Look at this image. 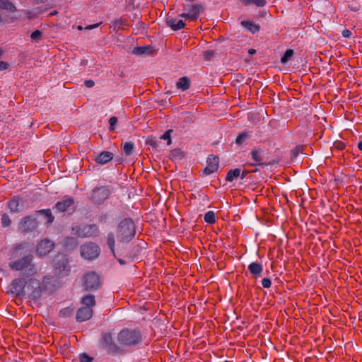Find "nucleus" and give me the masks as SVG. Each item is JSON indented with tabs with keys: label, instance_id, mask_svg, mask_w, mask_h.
Returning a JSON list of instances; mask_svg holds the SVG:
<instances>
[{
	"label": "nucleus",
	"instance_id": "obj_30",
	"mask_svg": "<svg viewBox=\"0 0 362 362\" xmlns=\"http://www.w3.org/2000/svg\"><path fill=\"white\" fill-rule=\"evenodd\" d=\"M107 245L110 247L111 252H112L113 255H115V235L113 233H109L107 234Z\"/></svg>",
	"mask_w": 362,
	"mask_h": 362
},
{
	"label": "nucleus",
	"instance_id": "obj_59",
	"mask_svg": "<svg viewBox=\"0 0 362 362\" xmlns=\"http://www.w3.org/2000/svg\"><path fill=\"white\" fill-rule=\"evenodd\" d=\"M340 149H342L343 147H344V144H339V146H337Z\"/></svg>",
	"mask_w": 362,
	"mask_h": 362
},
{
	"label": "nucleus",
	"instance_id": "obj_40",
	"mask_svg": "<svg viewBox=\"0 0 362 362\" xmlns=\"http://www.w3.org/2000/svg\"><path fill=\"white\" fill-rule=\"evenodd\" d=\"M249 136H250L249 134L246 132L241 133L237 136V138L235 139V143L238 145H241L243 142H245L249 138Z\"/></svg>",
	"mask_w": 362,
	"mask_h": 362
},
{
	"label": "nucleus",
	"instance_id": "obj_8",
	"mask_svg": "<svg viewBox=\"0 0 362 362\" xmlns=\"http://www.w3.org/2000/svg\"><path fill=\"white\" fill-rule=\"evenodd\" d=\"M111 194L108 186H100L95 187L92 190L90 199L95 204H101L107 199Z\"/></svg>",
	"mask_w": 362,
	"mask_h": 362
},
{
	"label": "nucleus",
	"instance_id": "obj_34",
	"mask_svg": "<svg viewBox=\"0 0 362 362\" xmlns=\"http://www.w3.org/2000/svg\"><path fill=\"white\" fill-rule=\"evenodd\" d=\"M134 145L132 142H126L123 145L122 150L127 156H129L132 153Z\"/></svg>",
	"mask_w": 362,
	"mask_h": 362
},
{
	"label": "nucleus",
	"instance_id": "obj_7",
	"mask_svg": "<svg viewBox=\"0 0 362 362\" xmlns=\"http://www.w3.org/2000/svg\"><path fill=\"white\" fill-rule=\"evenodd\" d=\"M100 278L95 272H90L84 275L83 286L85 290H96L100 287Z\"/></svg>",
	"mask_w": 362,
	"mask_h": 362
},
{
	"label": "nucleus",
	"instance_id": "obj_5",
	"mask_svg": "<svg viewBox=\"0 0 362 362\" xmlns=\"http://www.w3.org/2000/svg\"><path fill=\"white\" fill-rule=\"evenodd\" d=\"M54 272L59 276H64L69 274L70 267L67 257L63 254H58L52 261Z\"/></svg>",
	"mask_w": 362,
	"mask_h": 362
},
{
	"label": "nucleus",
	"instance_id": "obj_48",
	"mask_svg": "<svg viewBox=\"0 0 362 362\" xmlns=\"http://www.w3.org/2000/svg\"><path fill=\"white\" fill-rule=\"evenodd\" d=\"M214 53L211 50H207L204 52V57L206 60H209L213 56Z\"/></svg>",
	"mask_w": 362,
	"mask_h": 362
},
{
	"label": "nucleus",
	"instance_id": "obj_37",
	"mask_svg": "<svg viewBox=\"0 0 362 362\" xmlns=\"http://www.w3.org/2000/svg\"><path fill=\"white\" fill-rule=\"evenodd\" d=\"M294 52L291 49H288L286 51L284 54L281 58V62L282 64H286L291 59V57L293 55Z\"/></svg>",
	"mask_w": 362,
	"mask_h": 362
},
{
	"label": "nucleus",
	"instance_id": "obj_15",
	"mask_svg": "<svg viewBox=\"0 0 362 362\" xmlns=\"http://www.w3.org/2000/svg\"><path fill=\"white\" fill-rule=\"evenodd\" d=\"M93 315V310L88 306L79 308L76 313V319L78 322H83L89 320Z\"/></svg>",
	"mask_w": 362,
	"mask_h": 362
},
{
	"label": "nucleus",
	"instance_id": "obj_36",
	"mask_svg": "<svg viewBox=\"0 0 362 362\" xmlns=\"http://www.w3.org/2000/svg\"><path fill=\"white\" fill-rule=\"evenodd\" d=\"M202 7L199 4H194L191 6V8L189 11V14H194L196 16V20L198 18L199 16L200 11L202 10Z\"/></svg>",
	"mask_w": 362,
	"mask_h": 362
},
{
	"label": "nucleus",
	"instance_id": "obj_2",
	"mask_svg": "<svg viewBox=\"0 0 362 362\" xmlns=\"http://www.w3.org/2000/svg\"><path fill=\"white\" fill-rule=\"evenodd\" d=\"M135 233V225L131 218H124L117 226V238L119 243H129L133 239Z\"/></svg>",
	"mask_w": 362,
	"mask_h": 362
},
{
	"label": "nucleus",
	"instance_id": "obj_52",
	"mask_svg": "<svg viewBox=\"0 0 362 362\" xmlns=\"http://www.w3.org/2000/svg\"><path fill=\"white\" fill-rule=\"evenodd\" d=\"M102 23H96V24H93V25H88L87 27H86V29L87 30H91V29H93V28H98Z\"/></svg>",
	"mask_w": 362,
	"mask_h": 362
},
{
	"label": "nucleus",
	"instance_id": "obj_26",
	"mask_svg": "<svg viewBox=\"0 0 362 362\" xmlns=\"http://www.w3.org/2000/svg\"><path fill=\"white\" fill-rule=\"evenodd\" d=\"M240 1L245 6L255 5L257 7H264L267 4L266 0H240Z\"/></svg>",
	"mask_w": 362,
	"mask_h": 362
},
{
	"label": "nucleus",
	"instance_id": "obj_4",
	"mask_svg": "<svg viewBox=\"0 0 362 362\" xmlns=\"http://www.w3.org/2000/svg\"><path fill=\"white\" fill-rule=\"evenodd\" d=\"M39 226L36 215H28L20 219L18 230L23 234H30L37 230Z\"/></svg>",
	"mask_w": 362,
	"mask_h": 362
},
{
	"label": "nucleus",
	"instance_id": "obj_58",
	"mask_svg": "<svg viewBox=\"0 0 362 362\" xmlns=\"http://www.w3.org/2000/svg\"><path fill=\"white\" fill-rule=\"evenodd\" d=\"M247 173V172H243L242 175H241V179L243 180L246 175V174Z\"/></svg>",
	"mask_w": 362,
	"mask_h": 362
},
{
	"label": "nucleus",
	"instance_id": "obj_25",
	"mask_svg": "<svg viewBox=\"0 0 362 362\" xmlns=\"http://www.w3.org/2000/svg\"><path fill=\"white\" fill-rule=\"evenodd\" d=\"M241 25L252 33L258 32L260 28L259 25L247 21H241Z\"/></svg>",
	"mask_w": 362,
	"mask_h": 362
},
{
	"label": "nucleus",
	"instance_id": "obj_46",
	"mask_svg": "<svg viewBox=\"0 0 362 362\" xmlns=\"http://www.w3.org/2000/svg\"><path fill=\"white\" fill-rule=\"evenodd\" d=\"M117 122V117H112L109 119V124H110V129L114 130L115 129V125Z\"/></svg>",
	"mask_w": 362,
	"mask_h": 362
},
{
	"label": "nucleus",
	"instance_id": "obj_24",
	"mask_svg": "<svg viewBox=\"0 0 362 362\" xmlns=\"http://www.w3.org/2000/svg\"><path fill=\"white\" fill-rule=\"evenodd\" d=\"M36 214L42 215L44 217V218L46 221V223L47 224L52 223L54 221V218L53 215L52 214L50 209L39 210L36 212Z\"/></svg>",
	"mask_w": 362,
	"mask_h": 362
},
{
	"label": "nucleus",
	"instance_id": "obj_50",
	"mask_svg": "<svg viewBox=\"0 0 362 362\" xmlns=\"http://www.w3.org/2000/svg\"><path fill=\"white\" fill-rule=\"evenodd\" d=\"M341 34H342V36H343L344 37L347 38V37H349L351 36V32L349 30L345 29V30H344L342 31V33H341Z\"/></svg>",
	"mask_w": 362,
	"mask_h": 362
},
{
	"label": "nucleus",
	"instance_id": "obj_42",
	"mask_svg": "<svg viewBox=\"0 0 362 362\" xmlns=\"http://www.w3.org/2000/svg\"><path fill=\"white\" fill-rule=\"evenodd\" d=\"M41 11L39 8H36L32 11H27L25 13L26 17L29 19H33L37 17L40 13H41Z\"/></svg>",
	"mask_w": 362,
	"mask_h": 362
},
{
	"label": "nucleus",
	"instance_id": "obj_32",
	"mask_svg": "<svg viewBox=\"0 0 362 362\" xmlns=\"http://www.w3.org/2000/svg\"><path fill=\"white\" fill-rule=\"evenodd\" d=\"M1 223L3 228H8L11 225L12 220L7 214L4 213L1 215Z\"/></svg>",
	"mask_w": 362,
	"mask_h": 362
},
{
	"label": "nucleus",
	"instance_id": "obj_63",
	"mask_svg": "<svg viewBox=\"0 0 362 362\" xmlns=\"http://www.w3.org/2000/svg\"><path fill=\"white\" fill-rule=\"evenodd\" d=\"M1 21V18L0 17V22Z\"/></svg>",
	"mask_w": 362,
	"mask_h": 362
},
{
	"label": "nucleus",
	"instance_id": "obj_39",
	"mask_svg": "<svg viewBox=\"0 0 362 362\" xmlns=\"http://www.w3.org/2000/svg\"><path fill=\"white\" fill-rule=\"evenodd\" d=\"M74 309L71 307H66L64 309H62L59 311V316L62 317H67L72 315Z\"/></svg>",
	"mask_w": 362,
	"mask_h": 362
},
{
	"label": "nucleus",
	"instance_id": "obj_55",
	"mask_svg": "<svg viewBox=\"0 0 362 362\" xmlns=\"http://www.w3.org/2000/svg\"><path fill=\"white\" fill-rule=\"evenodd\" d=\"M292 153L294 155V156H296L298 153V150L297 148H295L292 151Z\"/></svg>",
	"mask_w": 362,
	"mask_h": 362
},
{
	"label": "nucleus",
	"instance_id": "obj_41",
	"mask_svg": "<svg viewBox=\"0 0 362 362\" xmlns=\"http://www.w3.org/2000/svg\"><path fill=\"white\" fill-rule=\"evenodd\" d=\"M172 132H173V129H168L160 136V139L167 141V144L168 146L170 145L172 143L171 137H170Z\"/></svg>",
	"mask_w": 362,
	"mask_h": 362
},
{
	"label": "nucleus",
	"instance_id": "obj_19",
	"mask_svg": "<svg viewBox=\"0 0 362 362\" xmlns=\"http://www.w3.org/2000/svg\"><path fill=\"white\" fill-rule=\"evenodd\" d=\"M153 47L148 45L143 47H136L133 49L132 53L136 55H148L153 52Z\"/></svg>",
	"mask_w": 362,
	"mask_h": 362
},
{
	"label": "nucleus",
	"instance_id": "obj_21",
	"mask_svg": "<svg viewBox=\"0 0 362 362\" xmlns=\"http://www.w3.org/2000/svg\"><path fill=\"white\" fill-rule=\"evenodd\" d=\"M248 270L254 276H259L263 271L262 265L257 262H252L248 266Z\"/></svg>",
	"mask_w": 362,
	"mask_h": 362
},
{
	"label": "nucleus",
	"instance_id": "obj_60",
	"mask_svg": "<svg viewBox=\"0 0 362 362\" xmlns=\"http://www.w3.org/2000/svg\"><path fill=\"white\" fill-rule=\"evenodd\" d=\"M77 28H78V30H82V29H83V27H82L81 25H78V26L77 27Z\"/></svg>",
	"mask_w": 362,
	"mask_h": 362
},
{
	"label": "nucleus",
	"instance_id": "obj_61",
	"mask_svg": "<svg viewBox=\"0 0 362 362\" xmlns=\"http://www.w3.org/2000/svg\"><path fill=\"white\" fill-rule=\"evenodd\" d=\"M3 54V50L1 49H0V57L2 56Z\"/></svg>",
	"mask_w": 362,
	"mask_h": 362
},
{
	"label": "nucleus",
	"instance_id": "obj_11",
	"mask_svg": "<svg viewBox=\"0 0 362 362\" xmlns=\"http://www.w3.org/2000/svg\"><path fill=\"white\" fill-rule=\"evenodd\" d=\"M74 233L82 238L96 237L99 235V228L95 224H90L81 228H77Z\"/></svg>",
	"mask_w": 362,
	"mask_h": 362
},
{
	"label": "nucleus",
	"instance_id": "obj_20",
	"mask_svg": "<svg viewBox=\"0 0 362 362\" xmlns=\"http://www.w3.org/2000/svg\"><path fill=\"white\" fill-rule=\"evenodd\" d=\"M78 245L76 238L68 237L64 240L63 246L69 250L75 249Z\"/></svg>",
	"mask_w": 362,
	"mask_h": 362
},
{
	"label": "nucleus",
	"instance_id": "obj_13",
	"mask_svg": "<svg viewBox=\"0 0 362 362\" xmlns=\"http://www.w3.org/2000/svg\"><path fill=\"white\" fill-rule=\"evenodd\" d=\"M206 163L207 165L204 169L203 173L205 175H210L218 169L219 158L218 156L210 155L207 158Z\"/></svg>",
	"mask_w": 362,
	"mask_h": 362
},
{
	"label": "nucleus",
	"instance_id": "obj_17",
	"mask_svg": "<svg viewBox=\"0 0 362 362\" xmlns=\"http://www.w3.org/2000/svg\"><path fill=\"white\" fill-rule=\"evenodd\" d=\"M166 23L173 30H179L185 26V23L182 20H177L170 17L167 18Z\"/></svg>",
	"mask_w": 362,
	"mask_h": 362
},
{
	"label": "nucleus",
	"instance_id": "obj_23",
	"mask_svg": "<svg viewBox=\"0 0 362 362\" xmlns=\"http://www.w3.org/2000/svg\"><path fill=\"white\" fill-rule=\"evenodd\" d=\"M189 86L190 81L186 76L181 77L176 83V87L183 91L187 90L189 88Z\"/></svg>",
	"mask_w": 362,
	"mask_h": 362
},
{
	"label": "nucleus",
	"instance_id": "obj_47",
	"mask_svg": "<svg viewBox=\"0 0 362 362\" xmlns=\"http://www.w3.org/2000/svg\"><path fill=\"white\" fill-rule=\"evenodd\" d=\"M271 280L269 278H264L262 280V285L264 288H268L271 286Z\"/></svg>",
	"mask_w": 362,
	"mask_h": 362
},
{
	"label": "nucleus",
	"instance_id": "obj_14",
	"mask_svg": "<svg viewBox=\"0 0 362 362\" xmlns=\"http://www.w3.org/2000/svg\"><path fill=\"white\" fill-rule=\"evenodd\" d=\"M25 286V281L23 279H14L10 285V291L16 296L23 294Z\"/></svg>",
	"mask_w": 362,
	"mask_h": 362
},
{
	"label": "nucleus",
	"instance_id": "obj_49",
	"mask_svg": "<svg viewBox=\"0 0 362 362\" xmlns=\"http://www.w3.org/2000/svg\"><path fill=\"white\" fill-rule=\"evenodd\" d=\"M8 66V63L3 62V61H0V71L7 69Z\"/></svg>",
	"mask_w": 362,
	"mask_h": 362
},
{
	"label": "nucleus",
	"instance_id": "obj_29",
	"mask_svg": "<svg viewBox=\"0 0 362 362\" xmlns=\"http://www.w3.org/2000/svg\"><path fill=\"white\" fill-rule=\"evenodd\" d=\"M82 303L85 306L92 308L95 305V296L93 295H87L82 298Z\"/></svg>",
	"mask_w": 362,
	"mask_h": 362
},
{
	"label": "nucleus",
	"instance_id": "obj_33",
	"mask_svg": "<svg viewBox=\"0 0 362 362\" xmlns=\"http://www.w3.org/2000/svg\"><path fill=\"white\" fill-rule=\"evenodd\" d=\"M0 8L8 10L10 11H16V7L14 5L9 1H3L1 0Z\"/></svg>",
	"mask_w": 362,
	"mask_h": 362
},
{
	"label": "nucleus",
	"instance_id": "obj_27",
	"mask_svg": "<svg viewBox=\"0 0 362 362\" xmlns=\"http://www.w3.org/2000/svg\"><path fill=\"white\" fill-rule=\"evenodd\" d=\"M32 286L35 288V290L31 293V296L33 299H37L40 298L41 295V288L40 283L37 281L31 280L30 283Z\"/></svg>",
	"mask_w": 362,
	"mask_h": 362
},
{
	"label": "nucleus",
	"instance_id": "obj_45",
	"mask_svg": "<svg viewBox=\"0 0 362 362\" xmlns=\"http://www.w3.org/2000/svg\"><path fill=\"white\" fill-rule=\"evenodd\" d=\"M180 16L181 18H187V19H189L192 21H194L196 20V16L194 14H189V13L187 12H185V13H182L181 14H180Z\"/></svg>",
	"mask_w": 362,
	"mask_h": 362
},
{
	"label": "nucleus",
	"instance_id": "obj_57",
	"mask_svg": "<svg viewBox=\"0 0 362 362\" xmlns=\"http://www.w3.org/2000/svg\"><path fill=\"white\" fill-rule=\"evenodd\" d=\"M249 52V54H253L256 53V50H255V49H249V52Z\"/></svg>",
	"mask_w": 362,
	"mask_h": 362
},
{
	"label": "nucleus",
	"instance_id": "obj_43",
	"mask_svg": "<svg viewBox=\"0 0 362 362\" xmlns=\"http://www.w3.org/2000/svg\"><path fill=\"white\" fill-rule=\"evenodd\" d=\"M30 37L35 42H39L42 38V33L41 31L37 30L32 33Z\"/></svg>",
	"mask_w": 362,
	"mask_h": 362
},
{
	"label": "nucleus",
	"instance_id": "obj_22",
	"mask_svg": "<svg viewBox=\"0 0 362 362\" xmlns=\"http://www.w3.org/2000/svg\"><path fill=\"white\" fill-rule=\"evenodd\" d=\"M8 209L11 213H17L20 211L19 199L13 197L8 202Z\"/></svg>",
	"mask_w": 362,
	"mask_h": 362
},
{
	"label": "nucleus",
	"instance_id": "obj_54",
	"mask_svg": "<svg viewBox=\"0 0 362 362\" xmlns=\"http://www.w3.org/2000/svg\"><path fill=\"white\" fill-rule=\"evenodd\" d=\"M190 8L191 6L189 5L184 6L183 10L185 11V12H189Z\"/></svg>",
	"mask_w": 362,
	"mask_h": 362
},
{
	"label": "nucleus",
	"instance_id": "obj_12",
	"mask_svg": "<svg viewBox=\"0 0 362 362\" xmlns=\"http://www.w3.org/2000/svg\"><path fill=\"white\" fill-rule=\"evenodd\" d=\"M54 247V243L48 239L41 240L37 247V254L40 257L47 255Z\"/></svg>",
	"mask_w": 362,
	"mask_h": 362
},
{
	"label": "nucleus",
	"instance_id": "obj_53",
	"mask_svg": "<svg viewBox=\"0 0 362 362\" xmlns=\"http://www.w3.org/2000/svg\"><path fill=\"white\" fill-rule=\"evenodd\" d=\"M149 144L153 146V148H157L158 147V142L155 140H151L149 141Z\"/></svg>",
	"mask_w": 362,
	"mask_h": 362
},
{
	"label": "nucleus",
	"instance_id": "obj_51",
	"mask_svg": "<svg viewBox=\"0 0 362 362\" xmlns=\"http://www.w3.org/2000/svg\"><path fill=\"white\" fill-rule=\"evenodd\" d=\"M85 85L87 88H92L95 85V82L92 80H86Z\"/></svg>",
	"mask_w": 362,
	"mask_h": 362
},
{
	"label": "nucleus",
	"instance_id": "obj_56",
	"mask_svg": "<svg viewBox=\"0 0 362 362\" xmlns=\"http://www.w3.org/2000/svg\"><path fill=\"white\" fill-rule=\"evenodd\" d=\"M358 148L362 151V140L358 144Z\"/></svg>",
	"mask_w": 362,
	"mask_h": 362
},
{
	"label": "nucleus",
	"instance_id": "obj_3",
	"mask_svg": "<svg viewBox=\"0 0 362 362\" xmlns=\"http://www.w3.org/2000/svg\"><path fill=\"white\" fill-rule=\"evenodd\" d=\"M117 339L121 346L131 347L141 343L142 336L138 329H124L118 333Z\"/></svg>",
	"mask_w": 362,
	"mask_h": 362
},
{
	"label": "nucleus",
	"instance_id": "obj_16",
	"mask_svg": "<svg viewBox=\"0 0 362 362\" xmlns=\"http://www.w3.org/2000/svg\"><path fill=\"white\" fill-rule=\"evenodd\" d=\"M74 204L73 198L66 196L61 201L57 202L56 209L61 212L66 211Z\"/></svg>",
	"mask_w": 362,
	"mask_h": 362
},
{
	"label": "nucleus",
	"instance_id": "obj_10",
	"mask_svg": "<svg viewBox=\"0 0 362 362\" xmlns=\"http://www.w3.org/2000/svg\"><path fill=\"white\" fill-rule=\"evenodd\" d=\"M250 155L252 160L250 165L252 166H264L269 163L264 156V151L259 147L253 148Z\"/></svg>",
	"mask_w": 362,
	"mask_h": 362
},
{
	"label": "nucleus",
	"instance_id": "obj_31",
	"mask_svg": "<svg viewBox=\"0 0 362 362\" xmlns=\"http://www.w3.org/2000/svg\"><path fill=\"white\" fill-rule=\"evenodd\" d=\"M240 175V170L238 168L230 170L228 172L226 176V180L232 182L234 179L239 177Z\"/></svg>",
	"mask_w": 362,
	"mask_h": 362
},
{
	"label": "nucleus",
	"instance_id": "obj_44",
	"mask_svg": "<svg viewBox=\"0 0 362 362\" xmlns=\"http://www.w3.org/2000/svg\"><path fill=\"white\" fill-rule=\"evenodd\" d=\"M80 362H92L93 358L87 355L86 354L83 353L80 355Z\"/></svg>",
	"mask_w": 362,
	"mask_h": 362
},
{
	"label": "nucleus",
	"instance_id": "obj_9",
	"mask_svg": "<svg viewBox=\"0 0 362 362\" xmlns=\"http://www.w3.org/2000/svg\"><path fill=\"white\" fill-rule=\"evenodd\" d=\"M100 254V247L93 243H89L81 245V255L86 259H93Z\"/></svg>",
	"mask_w": 362,
	"mask_h": 362
},
{
	"label": "nucleus",
	"instance_id": "obj_38",
	"mask_svg": "<svg viewBox=\"0 0 362 362\" xmlns=\"http://www.w3.org/2000/svg\"><path fill=\"white\" fill-rule=\"evenodd\" d=\"M24 248L23 244H18L13 247L12 250L11 251V258H16L18 256L19 251L22 250Z\"/></svg>",
	"mask_w": 362,
	"mask_h": 362
},
{
	"label": "nucleus",
	"instance_id": "obj_28",
	"mask_svg": "<svg viewBox=\"0 0 362 362\" xmlns=\"http://www.w3.org/2000/svg\"><path fill=\"white\" fill-rule=\"evenodd\" d=\"M113 218L109 214H103L98 218V222L102 225H108L113 222Z\"/></svg>",
	"mask_w": 362,
	"mask_h": 362
},
{
	"label": "nucleus",
	"instance_id": "obj_6",
	"mask_svg": "<svg viewBox=\"0 0 362 362\" xmlns=\"http://www.w3.org/2000/svg\"><path fill=\"white\" fill-rule=\"evenodd\" d=\"M101 346L108 354L116 355L122 353V349L114 341L110 333H105L101 339Z\"/></svg>",
	"mask_w": 362,
	"mask_h": 362
},
{
	"label": "nucleus",
	"instance_id": "obj_18",
	"mask_svg": "<svg viewBox=\"0 0 362 362\" xmlns=\"http://www.w3.org/2000/svg\"><path fill=\"white\" fill-rule=\"evenodd\" d=\"M113 158V153L110 151L101 152L95 158V161L100 165H105Z\"/></svg>",
	"mask_w": 362,
	"mask_h": 362
},
{
	"label": "nucleus",
	"instance_id": "obj_35",
	"mask_svg": "<svg viewBox=\"0 0 362 362\" xmlns=\"http://www.w3.org/2000/svg\"><path fill=\"white\" fill-rule=\"evenodd\" d=\"M204 218L205 222L210 223V224H213L216 222L215 214L212 211H209L206 212L204 215Z\"/></svg>",
	"mask_w": 362,
	"mask_h": 362
},
{
	"label": "nucleus",
	"instance_id": "obj_62",
	"mask_svg": "<svg viewBox=\"0 0 362 362\" xmlns=\"http://www.w3.org/2000/svg\"><path fill=\"white\" fill-rule=\"evenodd\" d=\"M119 263L120 264H124V261H122V259L119 260Z\"/></svg>",
	"mask_w": 362,
	"mask_h": 362
},
{
	"label": "nucleus",
	"instance_id": "obj_1",
	"mask_svg": "<svg viewBox=\"0 0 362 362\" xmlns=\"http://www.w3.org/2000/svg\"><path fill=\"white\" fill-rule=\"evenodd\" d=\"M33 256L27 255L18 260H12L8 263L9 267L15 271H23L27 277L37 272V267L33 262Z\"/></svg>",
	"mask_w": 362,
	"mask_h": 362
}]
</instances>
